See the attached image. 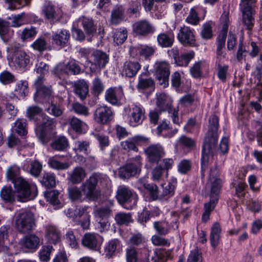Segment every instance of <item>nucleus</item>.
Masks as SVG:
<instances>
[{
	"instance_id": "nucleus-30",
	"label": "nucleus",
	"mask_w": 262,
	"mask_h": 262,
	"mask_svg": "<svg viewBox=\"0 0 262 262\" xmlns=\"http://www.w3.org/2000/svg\"><path fill=\"white\" fill-rule=\"evenodd\" d=\"M126 259L127 262H149L148 256L146 253L144 257L140 256L138 251L134 248L126 250Z\"/></svg>"
},
{
	"instance_id": "nucleus-52",
	"label": "nucleus",
	"mask_w": 262,
	"mask_h": 262,
	"mask_svg": "<svg viewBox=\"0 0 262 262\" xmlns=\"http://www.w3.org/2000/svg\"><path fill=\"white\" fill-rule=\"evenodd\" d=\"M169 128V124L168 122L166 121H163L162 123L157 127V134L158 135H162L165 137L171 138L177 132V129L167 134L165 132H166Z\"/></svg>"
},
{
	"instance_id": "nucleus-35",
	"label": "nucleus",
	"mask_w": 262,
	"mask_h": 262,
	"mask_svg": "<svg viewBox=\"0 0 262 262\" xmlns=\"http://www.w3.org/2000/svg\"><path fill=\"white\" fill-rule=\"evenodd\" d=\"M120 243L118 239H114L110 241L105 248V255L108 258L112 257L116 252L120 250Z\"/></svg>"
},
{
	"instance_id": "nucleus-48",
	"label": "nucleus",
	"mask_w": 262,
	"mask_h": 262,
	"mask_svg": "<svg viewBox=\"0 0 262 262\" xmlns=\"http://www.w3.org/2000/svg\"><path fill=\"white\" fill-rule=\"evenodd\" d=\"M56 150H63L68 146V141L64 137H60L55 140L51 145Z\"/></svg>"
},
{
	"instance_id": "nucleus-33",
	"label": "nucleus",
	"mask_w": 262,
	"mask_h": 262,
	"mask_svg": "<svg viewBox=\"0 0 262 262\" xmlns=\"http://www.w3.org/2000/svg\"><path fill=\"white\" fill-rule=\"evenodd\" d=\"M79 20L87 35L93 36L96 32V27L92 19L82 16L79 18Z\"/></svg>"
},
{
	"instance_id": "nucleus-62",
	"label": "nucleus",
	"mask_w": 262,
	"mask_h": 262,
	"mask_svg": "<svg viewBox=\"0 0 262 262\" xmlns=\"http://www.w3.org/2000/svg\"><path fill=\"white\" fill-rule=\"evenodd\" d=\"M127 31L125 30L116 31L114 35V42L118 45L123 43L127 38Z\"/></svg>"
},
{
	"instance_id": "nucleus-27",
	"label": "nucleus",
	"mask_w": 262,
	"mask_h": 262,
	"mask_svg": "<svg viewBox=\"0 0 262 262\" xmlns=\"http://www.w3.org/2000/svg\"><path fill=\"white\" fill-rule=\"evenodd\" d=\"M156 104L157 107L160 112L169 111V110H171V99L165 93H161L157 95Z\"/></svg>"
},
{
	"instance_id": "nucleus-21",
	"label": "nucleus",
	"mask_w": 262,
	"mask_h": 262,
	"mask_svg": "<svg viewBox=\"0 0 262 262\" xmlns=\"http://www.w3.org/2000/svg\"><path fill=\"white\" fill-rule=\"evenodd\" d=\"M12 60L17 68L22 69H25L30 63L29 56L23 51L15 52Z\"/></svg>"
},
{
	"instance_id": "nucleus-2",
	"label": "nucleus",
	"mask_w": 262,
	"mask_h": 262,
	"mask_svg": "<svg viewBox=\"0 0 262 262\" xmlns=\"http://www.w3.org/2000/svg\"><path fill=\"white\" fill-rule=\"evenodd\" d=\"M19 173L20 169L15 165L9 167L6 173L7 179L14 184L18 201L26 202L34 199L37 195L36 186L30 184L23 178L19 177Z\"/></svg>"
},
{
	"instance_id": "nucleus-1",
	"label": "nucleus",
	"mask_w": 262,
	"mask_h": 262,
	"mask_svg": "<svg viewBox=\"0 0 262 262\" xmlns=\"http://www.w3.org/2000/svg\"><path fill=\"white\" fill-rule=\"evenodd\" d=\"M219 127V118L213 115L209 120V129L204 139L202 148L201 158L202 177H205V171L208 166L213 162L214 156L216 152L217 142V131Z\"/></svg>"
},
{
	"instance_id": "nucleus-31",
	"label": "nucleus",
	"mask_w": 262,
	"mask_h": 262,
	"mask_svg": "<svg viewBox=\"0 0 262 262\" xmlns=\"http://www.w3.org/2000/svg\"><path fill=\"white\" fill-rule=\"evenodd\" d=\"M46 238L49 243L56 244L60 239L59 230L54 226H47L46 230Z\"/></svg>"
},
{
	"instance_id": "nucleus-61",
	"label": "nucleus",
	"mask_w": 262,
	"mask_h": 262,
	"mask_svg": "<svg viewBox=\"0 0 262 262\" xmlns=\"http://www.w3.org/2000/svg\"><path fill=\"white\" fill-rule=\"evenodd\" d=\"M52 250V246L49 245L43 246L39 252L40 259L43 262L48 261L50 259V253Z\"/></svg>"
},
{
	"instance_id": "nucleus-7",
	"label": "nucleus",
	"mask_w": 262,
	"mask_h": 262,
	"mask_svg": "<svg viewBox=\"0 0 262 262\" xmlns=\"http://www.w3.org/2000/svg\"><path fill=\"white\" fill-rule=\"evenodd\" d=\"M256 0H241L240 9L243 13V20L247 29L251 30L254 24L253 4Z\"/></svg>"
},
{
	"instance_id": "nucleus-34",
	"label": "nucleus",
	"mask_w": 262,
	"mask_h": 262,
	"mask_svg": "<svg viewBox=\"0 0 262 262\" xmlns=\"http://www.w3.org/2000/svg\"><path fill=\"white\" fill-rule=\"evenodd\" d=\"M138 188L141 189L144 188L147 189L149 192L151 196L154 200L157 199L158 198V187L154 184H149L147 183V179L142 178L138 180L137 182Z\"/></svg>"
},
{
	"instance_id": "nucleus-32",
	"label": "nucleus",
	"mask_w": 262,
	"mask_h": 262,
	"mask_svg": "<svg viewBox=\"0 0 262 262\" xmlns=\"http://www.w3.org/2000/svg\"><path fill=\"white\" fill-rule=\"evenodd\" d=\"M222 228L220 224L215 223L211 227L210 240L211 246L215 248L219 244L221 237Z\"/></svg>"
},
{
	"instance_id": "nucleus-36",
	"label": "nucleus",
	"mask_w": 262,
	"mask_h": 262,
	"mask_svg": "<svg viewBox=\"0 0 262 262\" xmlns=\"http://www.w3.org/2000/svg\"><path fill=\"white\" fill-rule=\"evenodd\" d=\"M124 9L122 6H117L113 9L111 14V21L113 24H118L124 19Z\"/></svg>"
},
{
	"instance_id": "nucleus-38",
	"label": "nucleus",
	"mask_w": 262,
	"mask_h": 262,
	"mask_svg": "<svg viewBox=\"0 0 262 262\" xmlns=\"http://www.w3.org/2000/svg\"><path fill=\"white\" fill-rule=\"evenodd\" d=\"M2 199L6 203H13L15 201V192L11 186H4L0 192Z\"/></svg>"
},
{
	"instance_id": "nucleus-22",
	"label": "nucleus",
	"mask_w": 262,
	"mask_h": 262,
	"mask_svg": "<svg viewBox=\"0 0 262 262\" xmlns=\"http://www.w3.org/2000/svg\"><path fill=\"white\" fill-rule=\"evenodd\" d=\"M134 31L140 35H146L154 32L152 26L145 20L138 21L133 25Z\"/></svg>"
},
{
	"instance_id": "nucleus-50",
	"label": "nucleus",
	"mask_w": 262,
	"mask_h": 262,
	"mask_svg": "<svg viewBox=\"0 0 262 262\" xmlns=\"http://www.w3.org/2000/svg\"><path fill=\"white\" fill-rule=\"evenodd\" d=\"M14 130L20 136L26 135L27 133L26 120L24 119H18L15 122Z\"/></svg>"
},
{
	"instance_id": "nucleus-6",
	"label": "nucleus",
	"mask_w": 262,
	"mask_h": 262,
	"mask_svg": "<svg viewBox=\"0 0 262 262\" xmlns=\"http://www.w3.org/2000/svg\"><path fill=\"white\" fill-rule=\"evenodd\" d=\"M207 185L210 189V198H217L219 199L222 187V180L220 177L218 168L216 166L210 169Z\"/></svg>"
},
{
	"instance_id": "nucleus-24",
	"label": "nucleus",
	"mask_w": 262,
	"mask_h": 262,
	"mask_svg": "<svg viewBox=\"0 0 262 262\" xmlns=\"http://www.w3.org/2000/svg\"><path fill=\"white\" fill-rule=\"evenodd\" d=\"M74 91L82 100L84 99L89 93V85L83 79H79L73 83Z\"/></svg>"
},
{
	"instance_id": "nucleus-16",
	"label": "nucleus",
	"mask_w": 262,
	"mask_h": 262,
	"mask_svg": "<svg viewBox=\"0 0 262 262\" xmlns=\"http://www.w3.org/2000/svg\"><path fill=\"white\" fill-rule=\"evenodd\" d=\"M155 51V49L153 47L146 45H140L130 49V53L133 57H141L146 59L151 56Z\"/></svg>"
},
{
	"instance_id": "nucleus-8",
	"label": "nucleus",
	"mask_w": 262,
	"mask_h": 262,
	"mask_svg": "<svg viewBox=\"0 0 262 262\" xmlns=\"http://www.w3.org/2000/svg\"><path fill=\"white\" fill-rule=\"evenodd\" d=\"M99 179V174L95 173L82 184L81 189L86 198L92 200L98 198L99 193L96 190V186Z\"/></svg>"
},
{
	"instance_id": "nucleus-39",
	"label": "nucleus",
	"mask_w": 262,
	"mask_h": 262,
	"mask_svg": "<svg viewBox=\"0 0 262 262\" xmlns=\"http://www.w3.org/2000/svg\"><path fill=\"white\" fill-rule=\"evenodd\" d=\"M217 201V198H210V201L204 204V211L202 215L203 221L206 222L209 219L210 213L214 209Z\"/></svg>"
},
{
	"instance_id": "nucleus-57",
	"label": "nucleus",
	"mask_w": 262,
	"mask_h": 262,
	"mask_svg": "<svg viewBox=\"0 0 262 262\" xmlns=\"http://www.w3.org/2000/svg\"><path fill=\"white\" fill-rule=\"evenodd\" d=\"M82 190L77 187H73L69 188V196L73 201L81 200L82 198Z\"/></svg>"
},
{
	"instance_id": "nucleus-43",
	"label": "nucleus",
	"mask_w": 262,
	"mask_h": 262,
	"mask_svg": "<svg viewBox=\"0 0 262 262\" xmlns=\"http://www.w3.org/2000/svg\"><path fill=\"white\" fill-rule=\"evenodd\" d=\"M115 220L119 225H128L133 221L130 213L124 212L117 213L115 215Z\"/></svg>"
},
{
	"instance_id": "nucleus-11",
	"label": "nucleus",
	"mask_w": 262,
	"mask_h": 262,
	"mask_svg": "<svg viewBox=\"0 0 262 262\" xmlns=\"http://www.w3.org/2000/svg\"><path fill=\"white\" fill-rule=\"evenodd\" d=\"M148 160L150 163H157L165 155L164 148L160 144H152L145 149Z\"/></svg>"
},
{
	"instance_id": "nucleus-47",
	"label": "nucleus",
	"mask_w": 262,
	"mask_h": 262,
	"mask_svg": "<svg viewBox=\"0 0 262 262\" xmlns=\"http://www.w3.org/2000/svg\"><path fill=\"white\" fill-rule=\"evenodd\" d=\"M205 62L199 61L195 62L190 69L191 76L195 78H199L202 75V70L205 67Z\"/></svg>"
},
{
	"instance_id": "nucleus-13",
	"label": "nucleus",
	"mask_w": 262,
	"mask_h": 262,
	"mask_svg": "<svg viewBox=\"0 0 262 262\" xmlns=\"http://www.w3.org/2000/svg\"><path fill=\"white\" fill-rule=\"evenodd\" d=\"M179 41L185 46H193L195 43L194 35L188 27H182L178 34Z\"/></svg>"
},
{
	"instance_id": "nucleus-14",
	"label": "nucleus",
	"mask_w": 262,
	"mask_h": 262,
	"mask_svg": "<svg viewBox=\"0 0 262 262\" xmlns=\"http://www.w3.org/2000/svg\"><path fill=\"white\" fill-rule=\"evenodd\" d=\"M101 244L100 237L94 233H86L82 238V245L90 250L99 249Z\"/></svg>"
},
{
	"instance_id": "nucleus-5",
	"label": "nucleus",
	"mask_w": 262,
	"mask_h": 262,
	"mask_svg": "<svg viewBox=\"0 0 262 262\" xmlns=\"http://www.w3.org/2000/svg\"><path fill=\"white\" fill-rule=\"evenodd\" d=\"M141 166V158L139 156H136L131 160L130 162L119 169V176L122 179H128L135 176L140 172Z\"/></svg>"
},
{
	"instance_id": "nucleus-44",
	"label": "nucleus",
	"mask_w": 262,
	"mask_h": 262,
	"mask_svg": "<svg viewBox=\"0 0 262 262\" xmlns=\"http://www.w3.org/2000/svg\"><path fill=\"white\" fill-rule=\"evenodd\" d=\"M14 92L15 95L20 98H24L28 93V83L27 81H21L16 85Z\"/></svg>"
},
{
	"instance_id": "nucleus-49",
	"label": "nucleus",
	"mask_w": 262,
	"mask_h": 262,
	"mask_svg": "<svg viewBox=\"0 0 262 262\" xmlns=\"http://www.w3.org/2000/svg\"><path fill=\"white\" fill-rule=\"evenodd\" d=\"M31 0H6L9 4V9L10 10L18 9L30 3Z\"/></svg>"
},
{
	"instance_id": "nucleus-4",
	"label": "nucleus",
	"mask_w": 262,
	"mask_h": 262,
	"mask_svg": "<svg viewBox=\"0 0 262 262\" xmlns=\"http://www.w3.org/2000/svg\"><path fill=\"white\" fill-rule=\"evenodd\" d=\"M35 225L34 215L31 212H23L16 217L15 226L21 233L25 234L31 231Z\"/></svg>"
},
{
	"instance_id": "nucleus-18",
	"label": "nucleus",
	"mask_w": 262,
	"mask_h": 262,
	"mask_svg": "<svg viewBox=\"0 0 262 262\" xmlns=\"http://www.w3.org/2000/svg\"><path fill=\"white\" fill-rule=\"evenodd\" d=\"M89 62L99 68H104L108 61V56L100 50L93 51Z\"/></svg>"
},
{
	"instance_id": "nucleus-41",
	"label": "nucleus",
	"mask_w": 262,
	"mask_h": 262,
	"mask_svg": "<svg viewBox=\"0 0 262 262\" xmlns=\"http://www.w3.org/2000/svg\"><path fill=\"white\" fill-rule=\"evenodd\" d=\"M88 207L70 208L66 213L69 217L73 219L77 217H81L82 216L85 217L86 214H89V212L88 211Z\"/></svg>"
},
{
	"instance_id": "nucleus-63",
	"label": "nucleus",
	"mask_w": 262,
	"mask_h": 262,
	"mask_svg": "<svg viewBox=\"0 0 262 262\" xmlns=\"http://www.w3.org/2000/svg\"><path fill=\"white\" fill-rule=\"evenodd\" d=\"M15 81V77L10 72L5 71L0 74V81L4 84H8Z\"/></svg>"
},
{
	"instance_id": "nucleus-56",
	"label": "nucleus",
	"mask_w": 262,
	"mask_h": 262,
	"mask_svg": "<svg viewBox=\"0 0 262 262\" xmlns=\"http://www.w3.org/2000/svg\"><path fill=\"white\" fill-rule=\"evenodd\" d=\"M163 192L160 199H167L174 194V186L170 183L162 185Z\"/></svg>"
},
{
	"instance_id": "nucleus-15",
	"label": "nucleus",
	"mask_w": 262,
	"mask_h": 262,
	"mask_svg": "<svg viewBox=\"0 0 262 262\" xmlns=\"http://www.w3.org/2000/svg\"><path fill=\"white\" fill-rule=\"evenodd\" d=\"M113 115L111 108L101 106L96 109L94 118L98 123L104 124L112 120Z\"/></svg>"
},
{
	"instance_id": "nucleus-64",
	"label": "nucleus",
	"mask_w": 262,
	"mask_h": 262,
	"mask_svg": "<svg viewBox=\"0 0 262 262\" xmlns=\"http://www.w3.org/2000/svg\"><path fill=\"white\" fill-rule=\"evenodd\" d=\"M93 91L95 95L101 94L103 90L104 86L101 80L98 77L95 78L93 81Z\"/></svg>"
},
{
	"instance_id": "nucleus-46",
	"label": "nucleus",
	"mask_w": 262,
	"mask_h": 262,
	"mask_svg": "<svg viewBox=\"0 0 262 262\" xmlns=\"http://www.w3.org/2000/svg\"><path fill=\"white\" fill-rule=\"evenodd\" d=\"M171 252L164 249H160L155 252V256L152 258L154 262H165L170 257Z\"/></svg>"
},
{
	"instance_id": "nucleus-55",
	"label": "nucleus",
	"mask_w": 262,
	"mask_h": 262,
	"mask_svg": "<svg viewBox=\"0 0 262 262\" xmlns=\"http://www.w3.org/2000/svg\"><path fill=\"white\" fill-rule=\"evenodd\" d=\"M58 191L55 190L47 191L45 193V196L47 201L54 206L59 204V201L58 199Z\"/></svg>"
},
{
	"instance_id": "nucleus-59",
	"label": "nucleus",
	"mask_w": 262,
	"mask_h": 262,
	"mask_svg": "<svg viewBox=\"0 0 262 262\" xmlns=\"http://www.w3.org/2000/svg\"><path fill=\"white\" fill-rule=\"evenodd\" d=\"M186 21L192 25H196L200 21L198 13L194 8H191L188 16L186 18Z\"/></svg>"
},
{
	"instance_id": "nucleus-26",
	"label": "nucleus",
	"mask_w": 262,
	"mask_h": 262,
	"mask_svg": "<svg viewBox=\"0 0 262 262\" xmlns=\"http://www.w3.org/2000/svg\"><path fill=\"white\" fill-rule=\"evenodd\" d=\"M86 170L82 167H75L69 176V180L73 184L81 183L86 177Z\"/></svg>"
},
{
	"instance_id": "nucleus-37",
	"label": "nucleus",
	"mask_w": 262,
	"mask_h": 262,
	"mask_svg": "<svg viewBox=\"0 0 262 262\" xmlns=\"http://www.w3.org/2000/svg\"><path fill=\"white\" fill-rule=\"evenodd\" d=\"M59 156H55L48 159V164L49 166L54 169L64 170L69 168L70 165L67 162H60L58 160Z\"/></svg>"
},
{
	"instance_id": "nucleus-54",
	"label": "nucleus",
	"mask_w": 262,
	"mask_h": 262,
	"mask_svg": "<svg viewBox=\"0 0 262 262\" xmlns=\"http://www.w3.org/2000/svg\"><path fill=\"white\" fill-rule=\"evenodd\" d=\"M69 122L72 128L77 133L82 132L85 125V123L76 117H72Z\"/></svg>"
},
{
	"instance_id": "nucleus-23",
	"label": "nucleus",
	"mask_w": 262,
	"mask_h": 262,
	"mask_svg": "<svg viewBox=\"0 0 262 262\" xmlns=\"http://www.w3.org/2000/svg\"><path fill=\"white\" fill-rule=\"evenodd\" d=\"M70 36V32L66 30L63 29L61 30L59 32L54 33L52 35V39L55 45L62 48L67 45Z\"/></svg>"
},
{
	"instance_id": "nucleus-9",
	"label": "nucleus",
	"mask_w": 262,
	"mask_h": 262,
	"mask_svg": "<svg viewBox=\"0 0 262 262\" xmlns=\"http://www.w3.org/2000/svg\"><path fill=\"white\" fill-rule=\"evenodd\" d=\"M173 219L169 221H162L155 222L154 223V227L157 232L160 235H166L171 230L178 229V214L176 212H171Z\"/></svg>"
},
{
	"instance_id": "nucleus-51",
	"label": "nucleus",
	"mask_w": 262,
	"mask_h": 262,
	"mask_svg": "<svg viewBox=\"0 0 262 262\" xmlns=\"http://www.w3.org/2000/svg\"><path fill=\"white\" fill-rule=\"evenodd\" d=\"M42 169V164L39 161L34 160L30 163L28 171L32 176L37 178L40 176Z\"/></svg>"
},
{
	"instance_id": "nucleus-40",
	"label": "nucleus",
	"mask_w": 262,
	"mask_h": 262,
	"mask_svg": "<svg viewBox=\"0 0 262 262\" xmlns=\"http://www.w3.org/2000/svg\"><path fill=\"white\" fill-rule=\"evenodd\" d=\"M149 73L146 71L144 73H142L139 78V81L137 87L141 89H146L152 88L154 86V81L151 78H143V76L149 75Z\"/></svg>"
},
{
	"instance_id": "nucleus-53",
	"label": "nucleus",
	"mask_w": 262,
	"mask_h": 262,
	"mask_svg": "<svg viewBox=\"0 0 262 262\" xmlns=\"http://www.w3.org/2000/svg\"><path fill=\"white\" fill-rule=\"evenodd\" d=\"M41 182L48 187H53L56 185L55 176L50 172H45Z\"/></svg>"
},
{
	"instance_id": "nucleus-10",
	"label": "nucleus",
	"mask_w": 262,
	"mask_h": 262,
	"mask_svg": "<svg viewBox=\"0 0 262 262\" xmlns=\"http://www.w3.org/2000/svg\"><path fill=\"white\" fill-rule=\"evenodd\" d=\"M156 75L160 85L165 88L168 85L170 66L166 62H160L156 64Z\"/></svg>"
},
{
	"instance_id": "nucleus-42",
	"label": "nucleus",
	"mask_w": 262,
	"mask_h": 262,
	"mask_svg": "<svg viewBox=\"0 0 262 262\" xmlns=\"http://www.w3.org/2000/svg\"><path fill=\"white\" fill-rule=\"evenodd\" d=\"M13 31L10 28V23L0 18V35L4 38H10Z\"/></svg>"
},
{
	"instance_id": "nucleus-60",
	"label": "nucleus",
	"mask_w": 262,
	"mask_h": 262,
	"mask_svg": "<svg viewBox=\"0 0 262 262\" xmlns=\"http://www.w3.org/2000/svg\"><path fill=\"white\" fill-rule=\"evenodd\" d=\"M112 210L108 207H104L95 210L94 212L95 217L103 219L108 217L111 214Z\"/></svg>"
},
{
	"instance_id": "nucleus-45",
	"label": "nucleus",
	"mask_w": 262,
	"mask_h": 262,
	"mask_svg": "<svg viewBox=\"0 0 262 262\" xmlns=\"http://www.w3.org/2000/svg\"><path fill=\"white\" fill-rule=\"evenodd\" d=\"M194 52L190 51L181 54L175 62L178 66L181 67H187L191 60L194 57Z\"/></svg>"
},
{
	"instance_id": "nucleus-25",
	"label": "nucleus",
	"mask_w": 262,
	"mask_h": 262,
	"mask_svg": "<svg viewBox=\"0 0 262 262\" xmlns=\"http://www.w3.org/2000/svg\"><path fill=\"white\" fill-rule=\"evenodd\" d=\"M21 245L28 249L36 250L40 244L39 238L34 234H31L24 236L21 239Z\"/></svg>"
},
{
	"instance_id": "nucleus-28",
	"label": "nucleus",
	"mask_w": 262,
	"mask_h": 262,
	"mask_svg": "<svg viewBox=\"0 0 262 262\" xmlns=\"http://www.w3.org/2000/svg\"><path fill=\"white\" fill-rule=\"evenodd\" d=\"M141 67L138 62L126 61L123 65L122 73L127 77H133L137 74Z\"/></svg>"
},
{
	"instance_id": "nucleus-19",
	"label": "nucleus",
	"mask_w": 262,
	"mask_h": 262,
	"mask_svg": "<svg viewBox=\"0 0 262 262\" xmlns=\"http://www.w3.org/2000/svg\"><path fill=\"white\" fill-rule=\"evenodd\" d=\"M133 196V192L126 186L124 185L118 187L116 199L118 203L121 204L124 207V204L130 201Z\"/></svg>"
},
{
	"instance_id": "nucleus-12",
	"label": "nucleus",
	"mask_w": 262,
	"mask_h": 262,
	"mask_svg": "<svg viewBox=\"0 0 262 262\" xmlns=\"http://www.w3.org/2000/svg\"><path fill=\"white\" fill-rule=\"evenodd\" d=\"M81 68L75 60H71L68 63H60L58 64L55 70V73L60 77L59 74L66 73L76 75L80 73Z\"/></svg>"
},
{
	"instance_id": "nucleus-20",
	"label": "nucleus",
	"mask_w": 262,
	"mask_h": 262,
	"mask_svg": "<svg viewBox=\"0 0 262 262\" xmlns=\"http://www.w3.org/2000/svg\"><path fill=\"white\" fill-rule=\"evenodd\" d=\"M123 96V91L116 88H110L105 94L106 100L112 104H117Z\"/></svg>"
},
{
	"instance_id": "nucleus-58",
	"label": "nucleus",
	"mask_w": 262,
	"mask_h": 262,
	"mask_svg": "<svg viewBox=\"0 0 262 262\" xmlns=\"http://www.w3.org/2000/svg\"><path fill=\"white\" fill-rule=\"evenodd\" d=\"M47 41L44 38L40 37L37 38L31 45V47L35 50L39 52H42L47 49Z\"/></svg>"
},
{
	"instance_id": "nucleus-29",
	"label": "nucleus",
	"mask_w": 262,
	"mask_h": 262,
	"mask_svg": "<svg viewBox=\"0 0 262 262\" xmlns=\"http://www.w3.org/2000/svg\"><path fill=\"white\" fill-rule=\"evenodd\" d=\"M174 35L172 32L162 33L157 36L158 44L162 48H168L172 46Z\"/></svg>"
},
{
	"instance_id": "nucleus-3",
	"label": "nucleus",
	"mask_w": 262,
	"mask_h": 262,
	"mask_svg": "<svg viewBox=\"0 0 262 262\" xmlns=\"http://www.w3.org/2000/svg\"><path fill=\"white\" fill-rule=\"evenodd\" d=\"M42 110L37 106H32L27 110V116L32 120L38 115H41L42 122L36 128V134L39 141L43 144L48 143L51 140V132L55 128V121L48 116L41 114Z\"/></svg>"
},
{
	"instance_id": "nucleus-17",
	"label": "nucleus",
	"mask_w": 262,
	"mask_h": 262,
	"mask_svg": "<svg viewBox=\"0 0 262 262\" xmlns=\"http://www.w3.org/2000/svg\"><path fill=\"white\" fill-rule=\"evenodd\" d=\"M145 117L144 111L141 107L135 105L130 109L129 123L133 126H136L142 123Z\"/></svg>"
}]
</instances>
